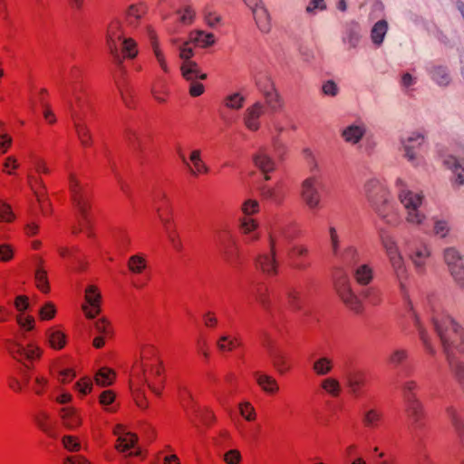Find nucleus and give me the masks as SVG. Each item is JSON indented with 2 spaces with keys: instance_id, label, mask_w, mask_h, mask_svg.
<instances>
[{
  "instance_id": "1",
  "label": "nucleus",
  "mask_w": 464,
  "mask_h": 464,
  "mask_svg": "<svg viewBox=\"0 0 464 464\" xmlns=\"http://www.w3.org/2000/svg\"><path fill=\"white\" fill-rule=\"evenodd\" d=\"M106 44L114 62L119 65L124 58L132 59L138 53L136 42L124 36L123 25L120 20H112L107 25Z\"/></svg>"
},
{
  "instance_id": "2",
  "label": "nucleus",
  "mask_w": 464,
  "mask_h": 464,
  "mask_svg": "<svg viewBox=\"0 0 464 464\" xmlns=\"http://www.w3.org/2000/svg\"><path fill=\"white\" fill-rule=\"evenodd\" d=\"M367 198L378 216L388 225L397 227L401 223L399 213L390 202L388 193L377 179L365 184Z\"/></svg>"
},
{
  "instance_id": "3",
  "label": "nucleus",
  "mask_w": 464,
  "mask_h": 464,
  "mask_svg": "<svg viewBox=\"0 0 464 464\" xmlns=\"http://www.w3.org/2000/svg\"><path fill=\"white\" fill-rule=\"evenodd\" d=\"M432 323L446 356L450 355V349L458 343H464V328L451 316L434 317Z\"/></svg>"
},
{
  "instance_id": "4",
  "label": "nucleus",
  "mask_w": 464,
  "mask_h": 464,
  "mask_svg": "<svg viewBox=\"0 0 464 464\" xmlns=\"http://www.w3.org/2000/svg\"><path fill=\"white\" fill-rule=\"evenodd\" d=\"M26 338V334L22 333L17 339L8 340L7 349L14 359L23 362L26 368L30 369V365L26 364V362L32 363L34 361L39 359L43 353V350L33 342L24 343L23 340Z\"/></svg>"
},
{
  "instance_id": "5",
  "label": "nucleus",
  "mask_w": 464,
  "mask_h": 464,
  "mask_svg": "<svg viewBox=\"0 0 464 464\" xmlns=\"http://www.w3.org/2000/svg\"><path fill=\"white\" fill-rule=\"evenodd\" d=\"M398 198L406 211V221L411 225H421L426 218L425 214L420 210L423 195L410 189H401Z\"/></svg>"
},
{
  "instance_id": "6",
  "label": "nucleus",
  "mask_w": 464,
  "mask_h": 464,
  "mask_svg": "<svg viewBox=\"0 0 464 464\" xmlns=\"http://www.w3.org/2000/svg\"><path fill=\"white\" fill-rule=\"evenodd\" d=\"M69 186L72 193V198L79 213V227H73L72 232L77 234L82 229L87 228L90 225L88 209L90 208L89 198L82 190L79 181L71 174L69 177Z\"/></svg>"
},
{
  "instance_id": "7",
  "label": "nucleus",
  "mask_w": 464,
  "mask_h": 464,
  "mask_svg": "<svg viewBox=\"0 0 464 464\" xmlns=\"http://www.w3.org/2000/svg\"><path fill=\"white\" fill-rule=\"evenodd\" d=\"M443 259L455 283L464 288V256L454 246H450L443 251Z\"/></svg>"
},
{
  "instance_id": "8",
  "label": "nucleus",
  "mask_w": 464,
  "mask_h": 464,
  "mask_svg": "<svg viewBox=\"0 0 464 464\" xmlns=\"http://www.w3.org/2000/svg\"><path fill=\"white\" fill-rule=\"evenodd\" d=\"M191 42L188 40L179 47V56L185 61L181 67L182 74L187 80L192 82L189 87H203L202 84L194 82L197 79H206L207 75L199 73L197 63L189 61L194 55L193 49L189 46Z\"/></svg>"
},
{
  "instance_id": "9",
  "label": "nucleus",
  "mask_w": 464,
  "mask_h": 464,
  "mask_svg": "<svg viewBox=\"0 0 464 464\" xmlns=\"http://www.w3.org/2000/svg\"><path fill=\"white\" fill-rule=\"evenodd\" d=\"M320 182L316 177H309L301 184V198L308 208L314 210L321 208L322 196L319 191Z\"/></svg>"
},
{
  "instance_id": "10",
  "label": "nucleus",
  "mask_w": 464,
  "mask_h": 464,
  "mask_svg": "<svg viewBox=\"0 0 464 464\" xmlns=\"http://www.w3.org/2000/svg\"><path fill=\"white\" fill-rule=\"evenodd\" d=\"M431 257L430 246L421 242L415 245L410 251L409 258L417 274L424 275Z\"/></svg>"
},
{
  "instance_id": "11",
  "label": "nucleus",
  "mask_w": 464,
  "mask_h": 464,
  "mask_svg": "<svg viewBox=\"0 0 464 464\" xmlns=\"http://www.w3.org/2000/svg\"><path fill=\"white\" fill-rule=\"evenodd\" d=\"M335 287L340 298L350 309L356 313H360L362 311V303L359 297L353 291L348 280L341 279L336 283Z\"/></svg>"
},
{
  "instance_id": "12",
  "label": "nucleus",
  "mask_w": 464,
  "mask_h": 464,
  "mask_svg": "<svg viewBox=\"0 0 464 464\" xmlns=\"http://www.w3.org/2000/svg\"><path fill=\"white\" fill-rule=\"evenodd\" d=\"M270 253L258 255L256 259V266L263 273L268 276H274L277 273V262L276 260L275 239L269 237Z\"/></svg>"
},
{
  "instance_id": "13",
  "label": "nucleus",
  "mask_w": 464,
  "mask_h": 464,
  "mask_svg": "<svg viewBox=\"0 0 464 464\" xmlns=\"http://www.w3.org/2000/svg\"><path fill=\"white\" fill-rule=\"evenodd\" d=\"M366 132V124L362 121L358 120L343 127L341 130V137L346 143L357 145L362 141Z\"/></svg>"
},
{
  "instance_id": "14",
  "label": "nucleus",
  "mask_w": 464,
  "mask_h": 464,
  "mask_svg": "<svg viewBox=\"0 0 464 464\" xmlns=\"http://www.w3.org/2000/svg\"><path fill=\"white\" fill-rule=\"evenodd\" d=\"M425 137L420 132H411L406 138L401 140V143L404 150V156L407 160L415 163L417 160L416 150L419 149L424 142Z\"/></svg>"
},
{
  "instance_id": "15",
  "label": "nucleus",
  "mask_w": 464,
  "mask_h": 464,
  "mask_svg": "<svg viewBox=\"0 0 464 464\" xmlns=\"http://www.w3.org/2000/svg\"><path fill=\"white\" fill-rule=\"evenodd\" d=\"M113 433L118 437L115 449L121 452H125L130 449H136L138 436L125 430L122 425H117Z\"/></svg>"
},
{
  "instance_id": "16",
  "label": "nucleus",
  "mask_w": 464,
  "mask_h": 464,
  "mask_svg": "<svg viewBox=\"0 0 464 464\" xmlns=\"http://www.w3.org/2000/svg\"><path fill=\"white\" fill-rule=\"evenodd\" d=\"M393 275L399 283L401 291L405 294V280L408 277V269L401 253L388 256Z\"/></svg>"
},
{
  "instance_id": "17",
  "label": "nucleus",
  "mask_w": 464,
  "mask_h": 464,
  "mask_svg": "<svg viewBox=\"0 0 464 464\" xmlns=\"http://www.w3.org/2000/svg\"><path fill=\"white\" fill-rule=\"evenodd\" d=\"M253 162L255 166L265 174V179L268 180L270 179V177L268 176L269 172H272L276 169V162L275 160L270 157L269 153L267 152L266 149L261 148L258 150L256 153L253 155Z\"/></svg>"
},
{
  "instance_id": "18",
  "label": "nucleus",
  "mask_w": 464,
  "mask_h": 464,
  "mask_svg": "<svg viewBox=\"0 0 464 464\" xmlns=\"http://www.w3.org/2000/svg\"><path fill=\"white\" fill-rule=\"evenodd\" d=\"M405 403V411L411 420V428L416 431L422 427V419L424 411L420 400L411 401Z\"/></svg>"
},
{
  "instance_id": "19",
  "label": "nucleus",
  "mask_w": 464,
  "mask_h": 464,
  "mask_svg": "<svg viewBox=\"0 0 464 464\" xmlns=\"http://www.w3.org/2000/svg\"><path fill=\"white\" fill-rule=\"evenodd\" d=\"M265 109L261 102H256L251 107L247 108L243 121L247 130L256 131L260 128V117L264 114Z\"/></svg>"
},
{
  "instance_id": "20",
  "label": "nucleus",
  "mask_w": 464,
  "mask_h": 464,
  "mask_svg": "<svg viewBox=\"0 0 464 464\" xmlns=\"http://www.w3.org/2000/svg\"><path fill=\"white\" fill-rule=\"evenodd\" d=\"M85 300L89 306L82 305V309L88 318H93L100 313L101 294L96 286L89 285L85 291Z\"/></svg>"
},
{
  "instance_id": "21",
  "label": "nucleus",
  "mask_w": 464,
  "mask_h": 464,
  "mask_svg": "<svg viewBox=\"0 0 464 464\" xmlns=\"http://www.w3.org/2000/svg\"><path fill=\"white\" fill-rule=\"evenodd\" d=\"M343 265L353 267L359 264L361 254L359 249L353 245H349L339 250V254L334 255Z\"/></svg>"
},
{
  "instance_id": "22",
  "label": "nucleus",
  "mask_w": 464,
  "mask_h": 464,
  "mask_svg": "<svg viewBox=\"0 0 464 464\" xmlns=\"http://www.w3.org/2000/svg\"><path fill=\"white\" fill-rule=\"evenodd\" d=\"M157 214L160 220V222L163 225V227L166 231V234L168 236L169 240L170 241L171 245L175 249L178 251H180L182 248L181 242L178 238V234L176 233L173 226H172V219L169 217L170 215H165L162 213L161 208H157Z\"/></svg>"
},
{
  "instance_id": "23",
  "label": "nucleus",
  "mask_w": 464,
  "mask_h": 464,
  "mask_svg": "<svg viewBox=\"0 0 464 464\" xmlns=\"http://www.w3.org/2000/svg\"><path fill=\"white\" fill-rule=\"evenodd\" d=\"M179 155L182 162L188 168L191 174L197 175L198 173H207L208 171V168L201 160V152L199 150H192L189 157V160L193 163L195 169L190 167L187 158L180 150H179Z\"/></svg>"
},
{
  "instance_id": "24",
  "label": "nucleus",
  "mask_w": 464,
  "mask_h": 464,
  "mask_svg": "<svg viewBox=\"0 0 464 464\" xmlns=\"http://www.w3.org/2000/svg\"><path fill=\"white\" fill-rule=\"evenodd\" d=\"M353 277L355 282L362 285H368L373 279V269L368 264H358L353 267Z\"/></svg>"
},
{
  "instance_id": "25",
  "label": "nucleus",
  "mask_w": 464,
  "mask_h": 464,
  "mask_svg": "<svg viewBox=\"0 0 464 464\" xmlns=\"http://www.w3.org/2000/svg\"><path fill=\"white\" fill-rule=\"evenodd\" d=\"M379 237L387 257L401 253L395 237L390 232L380 229Z\"/></svg>"
},
{
  "instance_id": "26",
  "label": "nucleus",
  "mask_w": 464,
  "mask_h": 464,
  "mask_svg": "<svg viewBox=\"0 0 464 464\" xmlns=\"http://www.w3.org/2000/svg\"><path fill=\"white\" fill-rule=\"evenodd\" d=\"M444 165L452 171L454 182L459 186L464 184V166L454 156H448L444 159Z\"/></svg>"
},
{
  "instance_id": "27",
  "label": "nucleus",
  "mask_w": 464,
  "mask_h": 464,
  "mask_svg": "<svg viewBox=\"0 0 464 464\" xmlns=\"http://www.w3.org/2000/svg\"><path fill=\"white\" fill-rule=\"evenodd\" d=\"M61 419L63 425L69 430H74L82 423L81 416L76 409L72 407H64L61 410Z\"/></svg>"
},
{
  "instance_id": "28",
  "label": "nucleus",
  "mask_w": 464,
  "mask_h": 464,
  "mask_svg": "<svg viewBox=\"0 0 464 464\" xmlns=\"http://www.w3.org/2000/svg\"><path fill=\"white\" fill-rule=\"evenodd\" d=\"M252 13L259 30L263 33H268L271 29L270 15L264 5L254 7Z\"/></svg>"
},
{
  "instance_id": "29",
  "label": "nucleus",
  "mask_w": 464,
  "mask_h": 464,
  "mask_svg": "<svg viewBox=\"0 0 464 464\" xmlns=\"http://www.w3.org/2000/svg\"><path fill=\"white\" fill-rule=\"evenodd\" d=\"M414 325L417 328L419 337L425 348V350L431 355H434L436 353V349L434 345L431 343L430 337L426 330V328L423 326L420 316L417 314H414Z\"/></svg>"
},
{
  "instance_id": "30",
  "label": "nucleus",
  "mask_w": 464,
  "mask_h": 464,
  "mask_svg": "<svg viewBox=\"0 0 464 464\" xmlns=\"http://www.w3.org/2000/svg\"><path fill=\"white\" fill-rule=\"evenodd\" d=\"M388 23L386 20H379L376 22L371 30V40L372 43L376 46L380 47L385 38V35L388 32Z\"/></svg>"
},
{
  "instance_id": "31",
  "label": "nucleus",
  "mask_w": 464,
  "mask_h": 464,
  "mask_svg": "<svg viewBox=\"0 0 464 464\" xmlns=\"http://www.w3.org/2000/svg\"><path fill=\"white\" fill-rule=\"evenodd\" d=\"M345 381L351 393L358 395L360 389L365 383V376L361 371L350 372L345 375Z\"/></svg>"
},
{
  "instance_id": "32",
  "label": "nucleus",
  "mask_w": 464,
  "mask_h": 464,
  "mask_svg": "<svg viewBox=\"0 0 464 464\" xmlns=\"http://www.w3.org/2000/svg\"><path fill=\"white\" fill-rule=\"evenodd\" d=\"M256 381L261 389L270 394L276 393L279 390V386L275 378L260 372L255 373Z\"/></svg>"
},
{
  "instance_id": "33",
  "label": "nucleus",
  "mask_w": 464,
  "mask_h": 464,
  "mask_svg": "<svg viewBox=\"0 0 464 464\" xmlns=\"http://www.w3.org/2000/svg\"><path fill=\"white\" fill-rule=\"evenodd\" d=\"M189 42L201 47H208L214 44L215 36L211 33L197 30L190 33Z\"/></svg>"
},
{
  "instance_id": "34",
  "label": "nucleus",
  "mask_w": 464,
  "mask_h": 464,
  "mask_svg": "<svg viewBox=\"0 0 464 464\" xmlns=\"http://www.w3.org/2000/svg\"><path fill=\"white\" fill-rule=\"evenodd\" d=\"M269 356L272 360L274 367L279 373L283 374L290 370L291 366L288 362V357L283 351L277 349Z\"/></svg>"
},
{
  "instance_id": "35",
  "label": "nucleus",
  "mask_w": 464,
  "mask_h": 464,
  "mask_svg": "<svg viewBox=\"0 0 464 464\" xmlns=\"http://www.w3.org/2000/svg\"><path fill=\"white\" fill-rule=\"evenodd\" d=\"M146 33H147V34H148V36H149V38L150 40V44H151L154 54H155V56L157 58L160 67L164 71H167L166 61L164 59L163 53H161V51L159 48V43H158L157 34H156L155 30L153 29V27L151 25H147L146 26Z\"/></svg>"
},
{
  "instance_id": "36",
  "label": "nucleus",
  "mask_w": 464,
  "mask_h": 464,
  "mask_svg": "<svg viewBox=\"0 0 464 464\" xmlns=\"http://www.w3.org/2000/svg\"><path fill=\"white\" fill-rule=\"evenodd\" d=\"M382 413L376 409H370L362 413V424L371 430L377 429L382 421Z\"/></svg>"
},
{
  "instance_id": "37",
  "label": "nucleus",
  "mask_w": 464,
  "mask_h": 464,
  "mask_svg": "<svg viewBox=\"0 0 464 464\" xmlns=\"http://www.w3.org/2000/svg\"><path fill=\"white\" fill-rule=\"evenodd\" d=\"M264 97L267 106L274 111L283 108L284 99L279 94L276 89H266Z\"/></svg>"
},
{
  "instance_id": "38",
  "label": "nucleus",
  "mask_w": 464,
  "mask_h": 464,
  "mask_svg": "<svg viewBox=\"0 0 464 464\" xmlns=\"http://www.w3.org/2000/svg\"><path fill=\"white\" fill-rule=\"evenodd\" d=\"M223 256L225 260L231 266H236L239 259V248L234 239L231 240V246L227 245L225 240L221 243Z\"/></svg>"
},
{
  "instance_id": "39",
  "label": "nucleus",
  "mask_w": 464,
  "mask_h": 464,
  "mask_svg": "<svg viewBox=\"0 0 464 464\" xmlns=\"http://www.w3.org/2000/svg\"><path fill=\"white\" fill-rule=\"evenodd\" d=\"M447 414L450 419L451 424L454 427L461 446L464 447V422L459 418L457 411L453 407L447 408Z\"/></svg>"
},
{
  "instance_id": "40",
  "label": "nucleus",
  "mask_w": 464,
  "mask_h": 464,
  "mask_svg": "<svg viewBox=\"0 0 464 464\" xmlns=\"http://www.w3.org/2000/svg\"><path fill=\"white\" fill-rule=\"evenodd\" d=\"M430 75L438 85H448L450 82L449 71L443 66H432L430 69Z\"/></svg>"
},
{
  "instance_id": "41",
  "label": "nucleus",
  "mask_w": 464,
  "mask_h": 464,
  "mask_svg": "<svg viewBox=\"0 0 464 464\" xmlns=\"http://www.w3.org/2000/svg\"><path fill=\"white\" fill-rule=\"evenodd\" d=\"M34 420L36 425L39 427L41 430L51 437H55V434L53 431L52 425L50 424V415L44 411H40L35 413L34 416Z\"/></svg>"
},
{
  "instance_id": "42",
  "label": "nucleus",
  "mask_w": 464,
  "mask_h": 464,
  "mask_svg": "<svg viewBox=\"0 0 464 464\" xmlns=\"http://www.w3.org/2000/svg\"><path fill=\"white\" fill-rule=\"evenodd\" d=\"M286 297L288 301L289 306L294 311H301L304 306V298L302 296L301 292L295 288V287H289L286 289Z\"/></svg>"
},
{
  "instance_id": "43",
  "label": "nucleus",
  "mask_w": 464,
  "mask_h": 464,
  "mask_svg": "<svg viewBox=\"0 0 464 464\" xmlns=\"http://www.w3.org/2000/svg\"><path fill=\"white\" fill-rule=\"evenodd\" d=\"M409 355V351L406 348L398 347L392 351L388 361L392 366L399 367L408 360Z\"/></svg>"
},
{
  "instance_id": "44",
  "label": "nucleus",
  "mask_w": 464,
  "mask_h": 464,
  "mask_svg": "<svg viewBox=\"0 0 464 464\" xmlns=\"http://www.w3.org/2000/svg\"><path fill=\"white\" fill-rule=\"evenodd\" d=\"M404 402L419 400L415 394L418 383L414 380H406L401 385Z\"/></svg>"
},
{
  "instance_id": "45",
  "label": "nucleus",
  "mask_w": 464,
  "mask_h": 464,
  "mask_svg": "<svg viewBox=\"0 0 464 464\" xmlns=\"http://www.w3.org/2000/svg\"><path fill=\"white\" fill-rule=\"evenodd\" d=\"M74 127H75L77 137H78L81 144L83 147L91 146V144L92 142V137L89 128L85 124H83L80 121H75Z\"/></svg>"
},
{
  "instance_id": "46",
  "label": "nucleus",
  "mask_w": 464,
  "mask_h": 464,
  "mask_svg": "<svg viewBox=\"0 0 464 464\" xmlns=\"http://www.w3.org/2000/svg\"><path fill=\"white\" fill-rule=\"evenodd\" d=\"M47 340L52 348L60 350L65 345V335L58 330L50 329L46 333Z\"/></svg>"
},
{
  "instance_id": "47",
  "label": "nucleus",
  "mask_w": 464,
  "mask_h": 464,
  "mask_svg": "<svg viewBox=\"0 0 464 464\" xmlns=\"http://www.w3.org/2000/svg\"><path fill=\"white\" fill-rule=\"evenodd\" d=\"M361 39L360 28L358 24L350 25L343 36V42L346 43L350 48H355Z\"/></svg>"
},
{
  "instance_id": "48",
  "label": "nucleus",
  "mask_w": 464,
  "mask_h": 464,
  "mask_svg": "<svg viewBox=\"0 0 464 464\" xmlns=\"http://www.w3.org/2000/svg\"><path fill=\"white\" fill-rule=\"evenodd\" d=\"M246 96L240 92H234L230 94H227L223 102L226 107L232 110H239L242 108L243 103L245 102Z\"/></svg>"
},
{
  "instance_id": "49",
  "label": "nucleus",
  "mask_w": 464,
  "mask_h": 464,
  "mask_svg": "<svg viewBox=\"0 0 464 464\" xmlns=\"http://www.w3.org/2000/svg\"><path fill=\"white\" fill-rule=\"evenodd\" d=\"M333 361L328 357H320L313 363L314 372L319 376H324L331 372Z\"/></svg>"
},
{
  "instance_id": "50",
  "label": "nucleus",
  "mask_w": 464,
  "mask_h": 464,
  "mask_svg": "<svg viewBox=\"0 0 464 464\" xmlns=\"http://www.w3.org/2000/svg\"><path fill=\"white\" fill-rule=\"evenodd\" d=\"M148 5L144 2L130 5L127 10V16L129 19L134 18L137 22L148 12Z\"/></svg>"
},
{
  "instance_id": "51",
  "label": "nucleus",
  "mask_w": 464,
  "mask_h": 464,
  "mask_svg": "<svg viewBox=\"0 0 464 464\" xmlns=\"http://www.w3.org/2000/svg\"><path fill=\"white\" fill-rule=\"evenodd\" d=\"M238 345H240V343L237 339L232 338L227 334L221 335L217 342V347L222 353L230 352Z\"/></svg>"
},
{
  "instance_id": "52",
  "label": "nucleus",
  "mask_w": 464,
  "mask_h": 464,
  "mask_svg": "<svg viewBox=\"0 0 464 464\" xmlns=\"http://www.w3.org/2000/svg\"><path fill=\"white\" fill-rule=\"evenodd\" d=\"M321 387L331 396L337 397L341 392V384L338 380L329 377L321 382Z\"/></svg>"
},
{
  "instance_id": "53",
  "label": "nucleus",
  "mask_w": 464,
  "mask_h": 464,
  "mask_svg": "<svg viewBox=\"0 0 464 464\" xmlns=\"http://www.w3.org/2000/svg\"><path fill=\"white\" fill-rule=\"evenodd\" d=\"M128 268L133 274H141L146 268V260L140 255H133L128 260Z\"/></svg>"
},
{
  "instance_id": "54",
  "label": "nucleus",
  "mask_w": 464,
  "mask_h": 464,
  "mask_svg": "<svg viewBox=\"0 0 464 464\" xmlns=\"http://www.w3.org/2000/svg\"><path fill=\"white\" fill-rule=\"evenodd\" d=\"M447 360L456 378L464 387V362L453 359L451 355H447Z\"/></svg>"
},
{
  "instance_id": "55",
  "label": "nucleus",
  "mask_w": 464,
  "mask_h": 464,
  "mask_svg": "<svg viewBox=\"0 0 464 464\" xmlns=\"http://www.w3.org/2000/svg\"><path fill=\"white\" fill-rule=\"evenodd\" d=\"M261 195L263 198L269 199L277 205L281 204L284 198L283 194L277 188H271L269 186L261 187Z\"/></svg>"
},
{
  "instance_id": "56",
  "label": "nucleus",
  "mask_w": 464,
  "mask_h": 464,
  "mask_svg": "<svg viewBox=\"0 0 464 464\" xmlns=\"http://www.w3.org/2000/svg\"><path fill=\"white\" fill-rule=\"evenodd\" d=\"M115 373L107 368H102L96 374L95 381L100 386H109L112 383Z\"/></svg>"
},
{
  "instance_id": "57",
  "label": "nucleus",
  "mask_w": 464,
  "mask_h": 464,
  "mask_svg": "<svg viewBox=\"0 0 464 464\" xmlns=\"http://www.w3.org/2000/svg\"><path fill=\"white\" fill-rule=\"evenodd\" d=\"M361 295L372 305H378L382 302V294L377 288L370 287L364 289Z\"/></svg>"
},
{
  "instance_id": "58",
  "label": "nucleus",
  "mask_w": 464,
  "mask_h": 464,
  "mask_svg": "<svg viewBox=\"0 0 464 464\" xmlns=\"http://www.w3.org/2000/svg\"><path fill=\"white\" fill-rule=\"evenodd\" d=\"M35 282L37 287L43 293H48L50 290L47 273L44 269L39 267L35 271Z\"/></svg>"
},
{
  "instance_id": "59",
  "label": "nucleus",
  "mask_w": 464,
  "mask_h": 464,
  "mask_svg": "<svg viewBox=\"0 0 464 464\" xmlns=\"http://www.w3.org/2000/svg\"><path fill=\"white\" fill-rule=\"evenodd\" d=\"M329 237H330V245L333 256L335 254H339L341 237L337 231V228L334 226H329L328 227Z\"/></svg>"
},
{
  "instance_id": "60",
  "label": "nucleus",
  "mask_w": 464,
  "mask_h": 464,
  "mask_svg": "<svg viewBox=\"0 0 464 464\" xmlns=\"http://www.w3.org/2000/svg\"><path fill=\"white\" fill-rule=\"evenodd\" d=\"M180 15L179 21L183 24H190L194 21L195 12L191 5H186L183 9H178L176 11Z\"/></svg>"
},
{
  "instance_id": "61",
  "label": "nucleus",
  "mask_w": 464,
  "mask_h": 464,
  "mask_svg": "<svg viewBox=\"0 0 464 464\" xmlns=\"http://www.w3.org/2000/svg\"><path fill=\"white\" fill-rule=\"evenodd\" d=\"M256 300L260 303L264 309L270 311L271 301L268 297L267 289L264 286H259L256 293Z\"/></svg>"
},
{
  "instance_id": "62",
  "label": "nucleus",
  "mask_w": 464,
  "mask_h": 464,
  "mask_svg": "<svg viewBox=\"0 0 464 464\" xmlns=\"http://www.w3.org/2000/svg\"><path fill=\"white\" fill-rule=\"evenodd\" d=\"M324 0H310L306 5L305 12L308 14L315 15L318 12L326 10Z\"/></svg>"
},
{
  "instance_id": "63",
  "label": "nucleus",
  "mask_w": 464,
  "mask_h": 464,
  "mask_svg": "<svg viewBox=\"0 0 464 464\" xmlns=\"http://www.w3.org/2000/svg\"><path fill=\"white\" fill-rule=\"evenodd\" d=\"M14 256V248L6 243L0 244V262H9Z\"/></svg>"
},
{
  "instance_id": "64",
  "label": "nucleus",
  "mask_w": 464,
  "mask_h": 464,
  "mask_svg": "<svg viewBox=\"0 0 464 464\" xmlns=\"http://www.w3.org/2000/svg\"><path fill=\"white\" fill-rule=\"evenodd\" d=\"M257 223L255 219L249 217H246L241 219L240 229L243 234H251L256 231Z\"/></svg>"
}]
</instances>
